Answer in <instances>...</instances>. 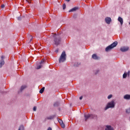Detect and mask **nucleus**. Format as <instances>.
I'll use <instances>...</instances> for the list:
<instances>
[{
  "mask_svg": "<svg viewBox=\"0 0 130 130\" xmlns=\"http://www.w3.org/2000/svg\"><path fill=\"white\" fill-rule=\"evenodd\" d=\"M26 88H27V85H22V86L20 87V89L18 90V93L19 94H20V93H22V92L23 91H24V90H25V89H26Z\"/></svg>",
  "mask_w": 130,
  "mask_h": 130,
  "instance_id": "423d86ee",
  "label": "nucleus"
},
{
  "mask_svg": "<svg viewBox=\"0 0 130 130\" xmlns=\"http://www.w3.org/2000/svg\"><path fill=\"white\" fill-rule=\"evenodd\" d=\"M92 58L95 60H99L100 57L98 56L96 54H93L92 55Z\"/></svg>",
  "mask_w": 130,
  "mask_h": 130,
  "instance_id": "6e6552de",
  "label": "nucleus"
},
{
  "mask_svg": "<svg viewBox=\"0 0 130 130\" xmlns=\"http://www.w3.org/2000/svg\"><path fill=\"white\" fill-rule=\"evenodd\" d=\"M125 112L127 114H129V113H130V108H129L128 109H126Z\"/></svg>",
  "mask_w": 130,
  "mask_h": 130,
  "instance_id": "aec40b11",
  "label": "nucleus"
},
{
  "mask_svg": "<svg viewBox=\"0 0 130 130\" xmlns=\"http://www.w3.org/2000/svg\"><path fill=\"white\" fill-rule=\"evenodd\" d=\"M105 130H114L111 125H106Z\"/></svg>",
  "mask_w": 130,
  "mask_h": 130,
  "instance_id": "9b49d317",
  "label": "nucleus"
},
{
  "mask_svg": "<svg viewBox=\"0 0 130 130\" xmlns=\"http://www.w3.org/2000/svg\"><path fill=\"white\" fill-rule=\"evenodd\" d=\"M47 130H52V128H51V127H49L48 128Z\"/></svg>",
  "mask_w": 130,
  "mask_h": 130,
  "instance_id": "473e14b6",
  "label": "nucleus"
},
{
  "mask_svg": "<svg viewBox=\"0 0 130 130\" xmlns=\"http://www.w3.org/2000/svg\"><path fill=\"white\" fill-rule=\"evenodd\" d=\"M117 44H118V43L117 42H114L113 43H112L111 45H109L106 48L105 51L106 52L110 51L111 49H113L114 47H116V46H117Z\"/></svg>",
  "mask_w": 130,
  "mask_h": 130,
  "instance_id": "f03ea898",
  "label": "nucleus"
},
{
  "mask_svg": "<svg viewBox=\"0 0 130 130\" xmlns=\"http://www.w3.org/2000/svg\"><path fill=\"white\" fill-rule=\"evenodd\" d=\"M84 117L85 121H87L89 118H97L98 116L96 114H84Z\"/></svg>",
  "mask_w": 130,
  "mask_h": 130,
  "instance_id": "20e7f679",
  "label": "nucleus"
},
{
  "mask_svg": "<svg viewBox=\"0 0 130 130\" xmlns=\"http://www.w3.org/2000/svg\"><path fill=\"white\" fill-rule=\"evenodd\" d=\"M124 99L126 100H129L130 99V95L129 94H126L123 97Z\"/></svg>",
  "mask_w": 130,
  "mask_h": 130,
  "instance_id": "2eb2a0df",
  "label": "nucleus"
},
{
  "mask_svg": "<svg viewBox=\"0 0 130 130\" xmlns=\"http://www.w3.org/2000/svg\"><path fill=\"white\" fill-rule=\"evenodd\" d=\"M5 58V56H1V58H2V59H3V58Z\"/></svg>",
  "mask_w": 130,
  "mask_h": 130,
  "instance_id": "e433bc0d",
  "label": "nucleus"
},
{
  "mask_svg": "<svg viewBox=\"0 0 130 130\" xmlns=\"http://www.w3.org/2000/svg\"><path fill=\"white\" fill-rule=\"evenodd\" d=\"M29 37L30 38V41H32V39H33V37L31 35H29Z\"/></svg>",
  "mask_w": 130,
  "mask_h": 130,
  "instance_id": "bb28decb",
  "label": "nucleus"
},
{
  "mask_svg": "<svg viewBox=\"0 0 130 130\" xmlns=\"http://www.w3.org/2000/svg\"><path fill=\"white\" fill-rule=\"evenodd\" d=\"M5 5L4 4L1 5V8L2 9H5Z\"/></svg>",
  "mask_w": 130,
  "mask_h": 130,
  "instance_id": "cd10ccee",
  "label": "nucleus"
},
{
  "mask_svg": "<svg viewBox=\"0 0 130 130\" xmlns=\"http://www.w3.org/2000/svg\"><path fill=\"white\" fill-rule=\"evenodd\" d=\"M114 107H115V102L113 100L111 102L108 103L105 108V110H107V109H109V108H114Z\"/></svg>",
  "mask_w": 130,
  "mask_h": 130,
  "instance_id": "7ed1b4c3",
  "label": "nucleus"
},
{
  "mask_svg": "<svg viewBox=\"0 0 130 130\" xmlns=\"http://www.w3.org/2000/svg\"><path fill=\"white\" fill-rule=\"evenodd\" d=\"M129 25H130V22H129Z\"/></svg>",
  "mask_w": 130,
  "mask_h": 130,
  "instance_id": "ea45409f",
  "label": "nucleus"
},
{
  "mask_svg": "<svg viewBox=\"0 0 130 130\" xmlns=\"http://www.w3.org/2000/svg\"><path fill=\"white\" fill-rule=\"evenodd\" d=\"M4 64H5V60L2 59L0 62V68H2Z\"/></svg>",
  "mask_w": 130,
  "mask_h": 130,
  "instance_id": "dca6fc26",
  "label": "nucleus"
},
{
  "mask_svg": "<svg viewBox=\"0 0 130 130\" xmlns=\"http://www.w3.org/2000/svg\"><path fill=\"white\" fill-rule=\"evenodd\" d=\"M55 52H56V53L58 52V49H56Z\"/></svg>",
  "mask_w": 130,
  "mask_h": 130,
  "instance_id": "f704fd0d",
  "label": "nucleus"
},
{
  "mask_svg": "<svg viewBox=\"0 0 130 130\" xmlns=\"http://www.w3.org/2000/svg\"><path fill=\"white\" fill-rule=\"evenodd\" d=\"M17 20H18V21H21V17H17Z\"/></svg>",
  "mask_w": 130,
  "mask_h": 130,
  "instance_id": "7c9ffc66",
  "label": "nucleus"
},
{
  "mask_svg": "<svg viewBox=\"0 0 130 130\" xmlns=\"http://www.w3.org/2000/svg\"><path fill=\"white\" fill-rule=\"evenodd\" d=\"M57 120L58 122L60 123V124H61V123L63 122V121L61 119L57 118Z\"/></svg>",
  "mask_w": 130,
  "mask_h": 130,
  "instance_id": "4be33fe9",
  "label": "nucleus"
},
{
  "mask_svg": "<svg viewBox=\"0 0 130 130\" xmlns=\"http://www.w3.org/2000/svg\"><path fill=\"white\" fill-rule=\"evenodd\" d=\"M53 37L54 44H55L56 46H58L61 42V38H60V36L58 35H54Z\"/></svg>",
  "mask_w": 130,
  "mask_h": 130,
  "instance_id": "f257e3e1",
  "label": "nucleus"
},
{
  "mask_svg": "<svg viewBox=\"0 0 130 130\" xmlns=\"http://www.w3.org/2000/svg\"><path fill=\"white\" fill-rule=\"evenodd\" d=\"M43 63H44V60H43V59H42V60L40 61V64H41V65H42Z\"/></svg>",
  "mask_w": 130,
  "mask_h": 130,
  "instance_id": "a878e982",
  "label": "nucleus"
},
{
  "mask_svg": "<svg viewBox=\"0 0 130 130\" xmlns=\"http://www.w3.org/2000/svg\"><path fill=\"white\" fill-rule=\"evenodd\" d=\"M77 63V64H79V63Z\"/></svg>",
  "mask_w": 130,
  "mask_h": 130,
  "instance_id": "58836bf2",
  "label": "nucleus"
},
{
  "mask_svg": "<svg viewBox=\"0 0 130 130\" xmlns=\"http://www.w3.org/2000/svg\"><path fill=\"white\" fill-rule=\"evenodd\" d=\"M75 67H78V64L76 65V64L74 65Z\"/></svg>",
  "mask_w": 130,
  "mask_h": 130,
  "instance_id": "4c0bfd02",
  "label": "nucleus"
},
{
  "mask_svg": "<svg viewBox=\"0 0 130 130\" xmlns=\"http://www.w3.org/2000/svg\"><path fill=\"white\" fill-rule=\"evenodd\" d=\"M105 21L107 24H110L111 23V18L110 17H107L105 18Z\"/></svg>",
  "mask_w": 130,
  "mask_h": 130,
  "instance_id": "9d476101",
  "label": "nucleus"
},
{
  "mask_svg": "<svg viewBox=\"0 0 130 130\" xmlns=\"http://www.w3.org/2000/svg\"><path fill=\"white\" fill-rule=\"evenodd\" d=\"M59 105H60V103L58 102H56L54 103L53 107H58V106H59Z\"/></svg>",
  "mask_w": 130,
  "mask_h": 130,
  "instance_id": "4468645a",
  "label": "nucleus"
},
{
  "mask_svg": "<svg viewBox=\"0 0 130 130\" xmlns=\"http://www.w3.org/2000/svg\"><path fill=\"white\" fill-rule=\"evenodd\" d=\"M79 10V7H75L72 9H71V10H70L69 11V13H72V12H76V11Z\"/></svg>",
  "mask_w": 130,
  "mask_h": 130,
  "instance_id": "1a4fd4ad",
  "label": "nucleus"
},
{
  "mask_svg": "<svg viewBox=\"0 0 130 130\" xmlns=\"http://www.w3.org/2000/svg\"><path fill=\"white\" fill-rule=\"evenodd\" d=\"M18 130H25V127H24V125H21L19 126Z\"/></svg>",
  "mask_w": 130,
  "mask_h": 130,
  "instance_id": "a211bd4d",
  "label": "nucleus"
},
{
  "mask_svg": "<svg viewBox=\"0 0 130 130\" xmlns=\"http://www.w3.org/2000/svg\"><path fill=\"white\" fill-rule=\"evenodd\" d=\"M67 60V54H66V51H63L59 59V62L60 63L61 62H64Z\"/></svg>",
  "mask_w": 130,
  "mask_h": 130,
  "instance_id": "39448f33",
  "label": "nucleus"
},
{
  "mask_svg": "<svg viewBox=\"0 0 130 130\" xmlns=\"http://www.w3.org/2000/svg\"><path fill=\"white\" fill-rule=\"evenodd\" d=\"M42 67H43V66L41 64L37 66V70H39V69H41V68H42Z\"/></svg>",
  "mask_w": 130,
  "mask_h": 130,
  "instance_id": "b1692460",
  "label": "nucleus"
},
{
  "mask_svg": "<svg viewBox=\"0 0 130 130\" xmlns=\"http://www.w3.org/2000/svg\"><path fill=\"white\" fill-rule=\"evenodd\" d=\"M99 73V70H96V72L95 73V75H97Z\"/></svg>",
  "mask_w": 130,
  "mask_h": 130,
  "instance_id": "2f4dec72",
  "label": "nucleus"
},
{
  "mask_svg": "<svg viewBox=\"0 0 130 130\" xmlns=\"http://www.w3.org/2000/svg\"><path fill=\"white\" fill-rule=\"evenodd\" d=\"M129 75H130V71H129L127 73V76H128V77H129Z\"/></svg>",
  "mask_w": 130,
  "mask_h": 130,
  "instance_id": "c756f323",
  "label": "nucleus"
},
{
  "mask_svg": "<svg viewBox=\"0 0 130 130\" xmlns=\"http://www.w3.org/2000/svg\"><path fill=\"white\" fill-rule=\"evenodd\" d=\"M66 2H68V3H69V2H70L71 0H65Z\"/></svg>",
  "mask_w": 130,
  "mask_h": 130,
  "instance_id": "c9c22d12",
  "label": "nucleus"
},
{
  "mask_svg": "<svg viewBox=\"0 0 130 130\" xmlns=\"http://www.w3.org/2000/svg\"><path fill=\"white\" fill-rule=\"evenodd\" d=\"M37 109V108H36V107H34L33 108L34 111H36Z\"/></svg>",
  "mask_w": 130,
  "mask_h": 130,
  "instance_id": "c85d7f7f",
  "label": "nucleus"
},
{
  "mask_svg": "<svg viewBox=\"0 0 130 130\" xmlns=\"http://www.w3.org/2000/svg\"><path fill=\"white\" fill-rule=\"evenodd\" d=\"M54 117H55V115H51V116H50L47 117V118H46V119L50 120L51 119H53V118H54Z\"/></svg>",
  "mask_w": 130,
  "mask_h": 130,
  "instance_id": "ddd939ff",
  "label": "nucleus"
},
{
  "mask_svg": "<svg viewBox=\"0 0 130 130\" xmlns=\"http://www.w3.org/2000/svg\"><path fill=\"white\" fill-rule=\"evenodd\" d=\"M67 6L66 5V4H64L62 6L63 10H66Z\"/></svg>",
  "mask_w": 130,
  "mask_h": 130,
  "instance_id": "393cba45",
  "label": "nucleus"
},
{
  "mask_svg": "<svg viewBox=\"0 0 130 130\" xmlns=\"http://www.w3.org/2000/svg\"><path fill=\"white\" fill-rule=\"evenodd\" d=\"M60 124L61 127H62V128H64V127H66V125H64V123H63V122Z\"/></svg>",
  "mask_w": 130,
  "mask_h": 130,
  "instance_id": "5701e85b",
  "label": "nucleus"
},
{
  "mask_svg": "<svg viewBox=\"0 0 130 130\" xmlns=\"http://www.w3.org/2000/svg\"><path fill=\"white\" fill-rule=\"evenodd\" d=\"M118 21L120 23L121 25H123V19H122L121 17H119L118 18Z\"/></svg>",
  "mask_w": 130,
  "mask_h": 130,
  "instance_id": "f8f14e48",
  "label": "nucleus"
},
{
  "mask_svg": "<svg viewBox=\"0 0 130 130\" xmlns=\"http://www.w3.org/2000/svg\"><path fill=\"white\" fill-rule=\"evenodd\" d=\"M129 49V48L128 47H122L120 48V50H121L122 52H126V51H128Z\"/></svg>",
  "mask_w": 130,
  "mask_h": 130,
  "instance_id": "0eeeda50",
  "label": "nucleus"
},
{
  "mask_svg": "<svg viewBox=\"0 0 130 130\" xmlns=\"http://www.w3.org/2000/svg\"><path fill=\"white\" fill-rule=\"evenodd\" d=\"M126 77H127V73H126V72H125L123 74V79L126 78Z\"/></svg>",
  "mask_w": 130,
  "mask_h": 130,
  "instance_id": "6ab92c4d",
  "label": "nucleus"
},
{
  "mask_svg": "<svg viewBox=\"0 0 130 130\" xmlns=\"http://www.w3.org/2000/svg\"><path fill=\"white\" fill-rule=\"evenodd\" d=\"M112 97H113V95L112 94H110L107 96V99H111V98H112Z\"/></svg>",
  "mask_w": 130,
  "mask_h": 130,
  "instance_id": "412c9836",
  "label": "nucleus"
},
{
  "mask_svg": "<svg viewBox=\"0 0 130 130\" xmlns=\"http://www.w3.org/2000/svg\"><path fill=\"white\" fill-rule=\"evenodd\" d=\"M44 90H45V87H42L40 90L39 93H40V94H42L43 92H44Z\"/></svg>",
  "mask_w": 130,
  "mask_h": 130,
  "instance_id": "f3484780",
  "label": "nucleus"
},
{
  "mask_svg": "<svg viewBox=\"0 0 130 130\" xmlns=\"http://www.w3.org/2000/svg\"><path fill=\"white\" fill-rule=\"evenodd\" d=\"M79 99H80V100H82V99H83V96H80L79 98Z\"/></svg>",
  "mask_w": 130,
  "mask_h": 130,
  "instance_id": "72a5a7b5",
  "label": "nucleus"
}]
</instances>
